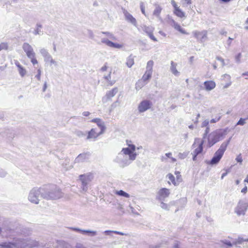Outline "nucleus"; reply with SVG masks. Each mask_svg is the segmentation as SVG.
Returning <instances> with one entry per match:
<instances>
[{
	"instance_id": "f257e3e1",
	"label": "nucleus",
	"mask_w": 248,
	"mask_h": 248,
	"mask_svg": "<svg viewBox=\"0 0 248 248\" xmlns=\"http://www.w3.org/2000/svg\"><path fill=\"white\" fill-rule=\"evenodd\" d=\"M136 146L134 144H129V147L122 149L114 159L120 167L124 168L130 165L132 161L136 158L138 154L135 152Z\"/></svg>"
},
{
	"instance_id": "f03ea898",
	"label": "nucleus",
	"mask_w": 248,
	"mask_h": 248,
	"mask_svg": "<svg viewBox=\"0 0 248 248\" xmlns=\"http://www.w3.org/2000/svg\"><path fill=\"white\" fill-rule=\"evenodd\" d=\"M43 193L42 198L47 200H57L62 197L61 190L55 185H49L42 187Z\"/></svg>"
},
{
	"instance_id": "7ed1b4c3",
	"label": "nucleus",
	"mask_w": 248,
	"mask_h": 248,
	"mask_svg": "<svg viewBox=\"0 0 248 248\" xmlns=\"http://www.w3.org/2000/svg\"><path fill=\"white\" fill-rule=\"evenodd\" d=\"M11 242L13 247L15 248H31L37 247L39 245V243L37 241L31 238H14L13 241Z\"/></svg>"
},
{
	"instance_id": "20e7f679",
	"label": "nucleus",
	"mask_w": 248,
	"mask_h": 248,
	"mask_svg": "<svg viewBox=\"0 0 248 248\" xmlns=\"http://www.w3.org/2000/svg\"><path fill=\"white\" fill-rule=\"evenodd\" d=\"M227 134V128L216 130L209 134L208 142L209 147H211L216 143L223 139Z\"/></svg>"
},
{
	"instance_id": "39448f33",
	"label": "nucleus",
	"mask_w": 248,
	"mask_h": 248,
	"mask_svg": "<svg viewBox=\"0 0 248 248\" xmlns=\"http://www.w3.org/2000/svg\"><path fill=\"white\" fill-rule=\"evenodd\" d=\"M231 138H230L227 142H223L219 148L216 152L212 159L207 162V164L214 165L217 164L222 158L227 147L230 142Z\"/></svg>"
},
{
	"instance_id": "423d86ee",
	"label": "nucleus",
	"mask_w": 248,
	"mask_h": 248,
	"mask_svg": "<svg viewBox=\"0 0 248 248\" xmlns=\"http://www.w3.org/2000/svg\"><path fill=\"white\" fill-rule=\"evenodd\" d=\"M43 189L42 187H34L29 192L28 196L29 201L32 203L37 204L39 203V197H42Z\"/></svg>"
},
{
	"instance_id": "0eeeda50",
	"label": "nucleus",
	"mask_w": 248,
	"mask_h": 248,
	"mask_svg": "<svg viewBox=\"0 0 248 248\" xmlns=\"http://www.w3.org/2000/svg\"><path fill=\"white\" fill-rule=\"evenodd\" d=\"M93 176L91 174H82L79 175V180L81 182V188L83 191H87L88 187V185L92 181Z\"/></svg>"
},
{
	"instance_id": "6e6552de",
	"label": "nucleus",
	"mask_w": 248,
	"mask_h": 248,
	"mask_svg": "<svg viewBox=\"0 0 248 248\" xmlns=\"http://www.w3.org/2000/svg\"><path fill=\"white\" fill-rule=\"evenodd\" d=\"M248 207V202L246 201L240 200L235 208L234 212L238 216L244 215Z\"/></svg>"
},
{
	"instance_id": "1a4fd4ad",
	"label": "nucleus",
	"mask_w": 248,
	"mask_h": 248,
	"mask_svg": "<svg viewBox=\"0 0 248 248\" xmlns=\"http://www.w3.org/2000/svg\"><path fill=\"white\" fill-rule=\"evenodd\" d=\"M152 106V102L147 99L142 100L138 105V110L140 113H143L149 110Z\"/></svg>"
},
{
	"instance_id": "9d476101",
	"label": "nucleus",
	"mask_w": 248,
	"mask_h": 248,
	"mask_svg": "<svg viewBox=\"0 0 248 248\" xmlns=\"http://www.w3.org/2000/svg\"><path fill=\"white\" fill-rule=\"evenodd\" d=\"M192 34L194 37L201 43L204 42L207 40V31L205 30L202 31H194L192 32Z\"/></svg>"
},
{
	"instance_id": "9b49d317",
	"label": "nucleus",
	"mask_w": 248,
	"mask_h": 248,
	"mask_svg": "<svg viewBox=\"0 0 248 248\" xmlns=\"http://www.w3.org/2000/svg\"><path fill=\"white\" fill-rule=\"evenodd\" d=\"M170 194V190L166 188H161L157 192V199L161 201L165 200Z\"/></svg>"
},
{
	"instance_id": "f8f14e48",
	"label": "nucleus",
	"mask_w": 248,
	"mask_h": 248,
	"mask_svg": "<svg viewBox=\"0 0 248 248\" xmlns=\"http://www.w3.org/2000/svg\"><path fill=\"white\" fill-rule=\"evenodd\" d=\"M22 48L26 53L28 58L32 56H35L32 47L28 43H24L22 45Z\"/></svg>"
},
{
	"instance_id": "ddd939ff",
	"label": "nucleus",
	"mask_w": 248,
	"mask_h": 248,
	"mask_svg": "<svg viewBox=\"0 0 248 248\" xmlns=\"http://www.w3.org/2000/svg\"><path fill=\"white\" fill-rule=\"evenodd\" d=\"M70 230L80 232L83 234H87L89 236H94L97 234V232L95 231L82 230L78 228L70 227Z\"/></svg>"
},
{
	"instance_id": "4468645a",
	"label": "nucleus",
	"mask_w": 248,
	"mask_h": 248,
	"mask_svg": "<svg viewBox=\"0 0 248 248\" xmlns=\"http://www.w3.org/2000/svg\"><path fill=\"white\" fill-rule=\"evenodd\" d=\"M141 28L143 31L149 36L151 39L155 42L157 41V39L153 34L154 31V28L153 27L143 25Z\"/></svg>"
},
{
	"instance_id": "2eb2a0df",
	"label": "nucleus",
	"mask_w": 248,
	"mask_h": 248,
	"mask_svg": "<svg viewBox=\"0 0 248 248\" xmlns=\"http://www.w3.org/2000/svg\"><path fill=\"white\" fill-rule=\"evenodd\" d=\"M101 42L103 44H106L109 47L115 48H121L123 47V45L117 43H113L109 41L108 38H103L101 39Z\"/></svg>"
},
{
	"instance_id": "dca6fc26",
	"label": "nucleus",
	"mask_w": 248,
	"mask_h": 248,
	"mask_svg": "<svg viewBox=\"0 0 248 248\" xmlns=\"http://www.w3.org/2000/svg\"><path fill=\"white\" fill-rule=\"evenodd\" d=\"M169 24L176 30L179 31L181 33L184 34H188V33H187L184 29L182 28L180 25L178 23L176 22L173 19H169Z\"/></svg>"
},
{
	"instance_id": "f3484780",
	"label": "nucleus",
	"mask_w": 248,
	"mask_h": 248,
	"mask_svg": "<svg viewBox=\"0 0 248 248\" xmlns=\"http://www.w3.org/2000/svg\"><path fill=\"white\" fill-rule=\"evenodd\" d=\"M102 134L103 133H100V132H97L96 128H92L88 132L87 140H95L97 138Z\"/></svg>"
},
{
	"instance_id": "a211bd4d",
	"label": "nucleus",
	"mask_w": 248,
	"mask_h": 248,
	"mask_svg": "<svg viewBox=\"0 0 248 248\" xmlns=\"http://www.w3.org/2000/svg\"><path fill=\"white\" fill-rule=\"evenodd\" d=\"M91 122L96 123L97 125L100 129V133H104L106 130L105 124L104 121H103L100 118H95L91 120Z\"/></svg>"
},
{
	"instance_id": "6ab92c4d",
	"label": "nucleus",
	"mask_w": 248,
	"mask_h": 248,
	"mask_svg": "<svg viewBox=\"0 0 248 248\" xmlns=\"http://www.w3.org/2000/svg\"><path fill=\"white\" fill-rule=\"evenodd\" d=\"M124 14L126 20L132 23L135 26L137 27V24L136 19L126 10L124 11Z\"/></svg>"
},
{
	"instance_id": "aec40b11",
	"label": "nucleus",
	"mask_w": 248,
	"mask_h": 248,
	"mask_svg": "<svg viewBox=\"0 0 248 248\" xmlns=\"http://www.w3.org/2000/svg\"><path fill=\"white\" fill-rule=\"evenodd\" d=\"M14 62L15 65L17 66L18 68V71L19 72V75L21 77H24L27 74V71L25 68H24L19 62L17 60H15Z\"/></svg>"
},
{
	"instance_id": "412c9836",
	"label": "nucleus",
	"mask_w": 248,
	"mask_h": 248,
	"mask_svg": "<svg viewBox=\"0 0 248 248\" xmlns=\"http://www.w3.org/2000/svg\"><path fill=\"white\" fill-rule=\"evenodd\" d=\"M40 53L41 55L43 57L44 61L46 62H48L49 60L52 58L51 55L49 53L47 49L45 48H42L40 49Z\"/></svg>"
},
{
	"instance_id": "4be33fe9",
	"label": "nucleus",
	"mask_w": 248,
	"mask_h": 248,
	"mask_svg": "<svg viewBox=\"0 0 248 248\" xmlns=\"http://www.w3.org/2000/svg\"><path fill=\"white\" fill-rule=\"evenodd\" d=\"M90 154L89 153H83L79 155L75 159L76 162H84L89 159Z\"/></svg>"
},
{
	"instance_id": "5701e85b",
	"label": "nucleus",
	"mask_w": 248,
	"mask_h": 248,
	"mask_svg": "<svg viewBox=\"0 0 248 248\" xmlns=\"http://www.w3.org/2000/svg\"><path fill=\"white\" fill-rule=\"evenodd\" d=\"M155 9L154 10L153 12V15L155 16L159 20L162 22L163 20L161 17L160 16V14L162 11V7L158 5V4H155Z\"/></svg>"
},
{
	"instance_id": "b1692460",
	"label": "nucleus",
	"mask_w": 248,
	"mask_h": 248,
	"mask_svg": "<svg viewBox=\"0 0 248 248\" xmlns=\"http://www.w3.org/2000/svg\"><path fill=\"white\" fill-rule=\"evenodd\" d=\"M205 89L207 91H210L216 87V83L212 80L206 81L203 83Z\"/></svg>"
},
{
	"instance_id": "393cba45",
	"label": "nucleus",
	"mask_w": 248,
	"mask_h": 248,
	"mask_svg": "<svg viewBox=\"0 0 248 248\" xmlns=\"http://www.w3.org/2000/svg\"><path fill=\"white\" fill-rule=\"evenodd\" d=\"M177 65V64L176 63L171 61L170 63V70L174 76H179L180 72L176 69Z\"/></svg>"
},
{
	"instance_id": "a878e982",
	"label": "nucleus",
	"mask_w": 248,
	"mask_h": 248,
	"mask_svg": "<svg viewBox=\"0 0 248 248\" xmlns=\"http://www.w3.org/2000/svg\"><path fill=\"white\" fill-rule=\"evenodd\" d=\"M118 91L117 88H114L108 92L106 93V97L108 99H110L111 97L115 96Z\"/></svg>"
},
{
	"instance_id": "bb28decb",
	"label": "nucleus",
	"mask_w": 248,
	"mask_h": 248,
	"mask_svg": "<svg viewBox=\"0 0 248 248\" xmlns=\"http://www.w3.org/2000/svg\"><path fill=\"white\" fill-rule=\"evenodd\" d=\"M204 140H202L200 143H199L198 147L195 149L194 152H193V154H196V155H198L200 153H201L203 150V144L204 143Z\"/></svg>"
},
{
	"instance_id": "cd10ccee",
	"label": "nucleus",
	"mask_w": 248,
	"mask_h": 248,
	"mask_svg": "<svg viewBox=\"0 0 248 248\" xmlns=\"http://www.w3.org/2000/svg\"><path fill=\"white\" fill-rule=\"evenodd\" d=\"M42 28V25L40 23H37L33 34L34 35H42L43 34V31H41Z\"/></svg>"
},
{
	"instance_id": "c85d7f7f",
	"label": "nucleus",
	"mask_w": 248,
	"mask_h": 248,
	"mask_svg": "<svg viewBox=\"0 0 248 248\" xmlns=\"http://www.w3.org/2000/svg\"><path fill=\"white\" fill-rule=\"evenodd\" d=\"M174 14L178 17L182 18L186 17L185 13L183 12L179 8L175 9L173 12Z\"/></svg>"
},
{
	"instance_id": "c756f323",
	"label": "nucleus",
	"mask_w": 248,
	"mask_h": 248,
	"mask_svg": "<svg viewBox=\"0 0 248 248\" xmlns=\"http://www.w3.org/2000/svg\"><path fill=\"white\" fill-rule=\"evenodd\" d=\"M152 74V73L146 71L140 80L147 83L146 81L151 78Z\"/></svg>"
},
{
	"instance_id": "7c9ffc66",
	"label": "nucleus",
	"mask_w": 248,
	"mask_h": 248,
	"mask_svg": "<svg viewBox=\"0 0 248 248\" xmlns=\"http://www.w3.org/2000/svg\"><path fill=\"white\" fill-rule=\"evenodd\" d=\"M134 64V58L131 56H129L126 60V65L128 67L130 68L132 66V65Z\"/></svg>"
},
{
	"instance_id": "2f4dec72",
	"label": "nucleus",
	"mask_w": 248,
	"mask_h": 248,
	"mask_svg": "<svg viewBox=\"0 0 248 248\" xmlns=\"http://www.w3.org/2000/svg\"><path fill=\"white\" fill-rule=\"evenodd\" d=\"M32 233V230L30 228H25L22 230L21 234L25 236H28L31 235Z\"/></svg>"
},
{
	"instance_id": "473e14b6",
	"label": "nucleus",
	"mask_w": 248,
	"mask_h": 248,
	"mask_svg": "<svg viewBox=\"0 0 248 248\" xmlns=\"http://www.w3.org/2000/svg\"><path fill=\"white\" fill-rule=\"evenodd\" d=\"M153 65H154V62L153 61L150 60V61H148L147 63L146 71L152 73Z\"/></svg>"
},
{
	"instance_id": "72a5a7b5",
	"label": "nucleus",
	"mask_w": 248,
	"mask_h": 248,
	"mask_svg": "<svg viewBox=\"0 0 248 248\" xmlns=\"http://www.w3.org/2000/svg\"><path fill=\"white\" fill-rule=\"evenodd\" d=\"M146 84V83L143 82V81L140 80L136 84V89L139 90L141 89Z\"/></svg>"
},
{
	"instance_id": "f704fd0d",
	"label": "nucleus",
	"mask_w": 248,
	"mask_h": 248,
	"mask_svg": "<svg viewBox=\"0 0 248 248\" xmlns=\"http://www.w3.org/2000/svg\"><path fill=\"white\" fill-rule=\"evenodd\" d=\"M111 72H109V74L107 76H105L104 77V78L107 80L108 83L110 85H112L115 83V80H111Z\"/></svg>"
},
{
	"instance_id": "c9c22d12",
	"label": "nucleus",
	"mask_w": 248,
	"mask_h": 248,
	"mask_svg": "<svg viewBox=\"0 0 248 248\" xmlns=\"http://www.w3.org/2000/svg\"><path fill=\"white\" fill-rule=\"evenodd\" d=\"M101 33L102 34H105L109 39L112 40H116V37L111 32H105L102 31Z\"/></svg>"
},
{
	"instance_id": "e433bc0d",
	"label": "nucleus",
	"mask_w": 248,
	"mask_h": 248,
	"mask_svg": "<svg viewBox=\"0 0 248 248\" xmlns=\"http://www.w3.org/2000/svg\"><path fill=\"white\" fill-rule=\"evenodd\" d=\"M0 248H14L11 242H4L0 244Z\"/></svg>"
},
{
	"instance_id": "4c0bfd02",
	"label": "nucleus",
	"mask_w": 248,
	"mask_h": 248,
	"mask_svg": "<svg viewBox=\"0 0 248 248\" xmlns=\"http://www.w3.org/2000/svg\"><path fill=\"white\" fill-rule=\"evenodd\" d=\"M167 177H168L169 179L172 182V183L175 185H178V183H177V182L175 180L174 176L171 173H169L167 175Z\"/></svg>"
},
{
	"instance_id": "58836bf2",
	"label": "nucleus",
	"mask_w": 248,
	"mask_h": 248,
	"mask_svg": "<svg viewBox=\"0 0 248 248\" xmlns=\"http://www.w3.org/2000/svg\"><path fill=\"white\" fill-rule=\"evenodd\" d=\"M116 193L119 196H123L126 198H129L130 197L129 194L122 190L116 191Z\"/></svg>"
},
{
	"instance_id": "ea45409f",
	"label": "nucleus",
	"mask_w": 248,
	"mask_h": 248,
	"mask_svg": "<svg viewBox=\"0 0 248 248\" xmlns=\"http://www.w3.org/2000/svg\"><path fill=\"white\" fill-rule=\"evenodd\" d=\"M220 242L224 245H226L228 247H232V245L233 244V243H232L231 241H230L227 239H224V240H221L220 241Z\"/></svg>"
},
{
	"instance_id": "a19ab883",
	"label": "nucleus",
	"mask_w": 248,
	"mask_h": 248,
	"mask_svg": "<svg viewBox=\"0 0 248 248\" xmlns=\"http://www.w3.org/2000/svg\"><path fill=\"white\" fill-rule=\"evenodd\" d=\"M60 245L62 248H72L69 244L64 241L60 242Z\"/></svg>"
},
{
	"instance_id": "79ce46f5",
	"label": "nucleus",
	"mask_w": 248,
	"mask_h": 248,
	"mask_svg": "<svg viewBox=\"0 0 248 248\" xmlns=\"http://www.w3.org/2000/svg\"><path fill=\"white\" fill-rule=\"evenodd\" d=\"M246 239L243 238L238 237V239L233 243V245L241 244L243 242H246Z\"/></svg>"
},
{
	"instance_id": "37998d69",
	"label": "nucleus",
	"mask_w": 248,
	"mask_h": 248,
	"mask_svg": "<svg viewBox=\"0 0 248 248\" xmlns=\"http://www.w3.org/2000/svg\"><path fill=\"white\" fill-rule=\"evenodd\" d=\"M221 79L223 80L231 81V76L228 74H224L221 77Z\"/></svg>"
},
{
	"instance_id": "c03bdc74",
	"label": "nucleus",
	"mask_w": 248,
	"mask_h": 248,
	"mask_svg": "<svg viewBox=\"0 0 248 248\" xmlns=\"http://www.w3.org/2000/svg\"><path fill=\"white\" fill-rule=\"evenodd\" d=\"M160 207L164 210H169V206L167 203L163 202V201H162L161 202Z\"/></svg>"
},
{
	"instance_id": "a18cd8bd",
	"label": "nucleus",
	"mask_w": 248,
	"mask_h": 248,
	"mask_svg": "<svg viewBox=\"0 0 248 248\" xmlns=\"http://www.w3.org/2000/svg\"><path fill=\"white\" fill-rule=\"evenodd\" d=\"M8 49V45L6 43H1L0 44V51L3 49L6 50Z\"/></svg>"
},
{
	"instance_id": "49530a36",
	"label": "nucleus",
	"mask_w": 248,
	"mask_h": 248,
	"mask_svg": "<svg viewBox=\"0 0 248 248\" xmlns=\"http://www.w3.org/2000/svg\"><path fill=\"white\" fill-rule=\"evenodd\" d=\"M28 58H29L31 60V62H32V63L33 65H35V64L38 63V61L35 58V56H31V57H29Z\"/></svg>"
},
{
	"instance_id": "de8ad7c7",
	"label": "nucleus",
	"mask_w": 248,
	"mask_h": 248,
	"mask_svg": "<svg viewBox=\"0 0 248 248\" xmlns=\"http://www.w3.org/2000/svg\"><path fill=\"white\" fill-rule=\"evenodd\" d=\"M245 120V119L241 118L240 120L238 121V122L237 123L236 125H244L246 123Z\"/></svg>"
},
{
	"instance_id": "09e8293b",
	"label": "nucleus",
	"mask_w": 248,
	"mask_h": 248,
	"mask_svg": "<svg viewBox=\"0 0 248 248\" xmlns=\"http://www.w3.org/2000/svg\"><path fill=\"white\" fill-rule=\"evenodd\" d=\"M221 117V116L220 115H219L218 116L216 117L215 118L212 119L210 121V123H217L220 120Z\"/></svg>"
},
{
	"instance_id": "8fccbe9b",
	"label": "nucleus",
	"mask_w": 248,
	"mask_h": 248,
	"mask_svg": "<svg viewBox=\"0 0 248 248\" xmlns=\"http://www.w3.org/2000/svg\"><path fill=\"white\" fill-rule=\"evenodd\" d=\"M208 124H209V121L208 120L206 119L205 120H204L202 124V125L201 126L202 127H209L208 126Z\"/></svg>"
},
{
	"instance_id": "3c124183",
	"label": "nucleus",
	"mask_w": 248,
	"mask_h": 248,
	"mask_svg": "<svg viewBox=\"0 0 248 248\" xmlns=\"http://www.w3.org/2000/svg\"><path fill=\"white\" fill-rule=\"evenodd\" d=\"M209 131H210L209 127H207L204 131V133L203 134V139L202 140H204V139H205L206 137L207 136V134L209 132Z\"/></svg>"
},
{
	"instance_id": "603ef678",
	"label": "nucleus",
	"mask_w": 248,
	"mask_h": 248,
	"mask_svg": "<svg viewBox=\"0 0 248 248\" xmlns=\"http://www.w3.org/2000/svg\"><path fill=\"white\" fill-rule=\"evenodd\" d=\"M140 9H141V11L142 13L143 14H144L145 16H146L145 12V7L143 5V3L142 2H140Z\"/></svg>"
},
{
	"instance_id": "864d4df0",
	"label": "nucleus",
	"mask_w": 248,
	"mask_h": 248,
	"mask_svg": "<svg viewBox=\"0 0 248 248\" xmlns=\"http://www.w3.org/2000/svg\"><path fill=\"white\" fill-rule=\"evenodd\" d=\"M7 175V172L3 169H0V177H4Z\"/></svg>"
},
{
	"instance_id": "5fc2aeb1",
	"label": "nucleus",
	"mask_w": 248,
	"mask_h": 248,
	"mask_svg": "<svg viewBox=\"0 0 248 248\" xmlns=\"http://www.w3.org/2000/svg\"><path fill=\"white\" fill-rule=\"evenodd\" d=\"M176 179H177L176 182L178 185L179 184V183L182 181L181 175L180 174V172H178V175L176 176Z\"/></svg>"
},
{
	"instance_id": "6e6d98bb",
	"label": "nucleus",
	"mask_w": 248,
	"mask_h": 248,
	"mask_svg": "<svg viewBox=\"0 0 248 248\" xmlns=\"http://www.w3.org/2000/svg\"><path fill=\"white\" fill-rule=\"evenodd\" d=\"M37 73V74L35 76V78H36L38 80H40L41 75V70L40 69H38Z\"/></svg>"
},
{
	"instance_id": "4d7b16f0",
	"label": "nucleus",
	"mask_w": 248,
	"mask_h": 248,
	"mask_svg": "<svg viewBox=\"0 0 248 248\" xmlns=\"http://www.w3.org/2000/svg\"><path fill=\"white\" fill-rule=\"evenodd\" d=\"M48 62H50L51 65L53 64L55 66H57L58 65L57 62L55 61L54 60H53L52 57L51 58L50 60H49Z\"/></svg>"
},
{
	"instance_id": "13d9d810",
	"label": "nucleus",
	"mask_w": 248,
	"mask_h": 248,
	"mask_svg": "<svg viewBox=\"0 0 248 248\" xmlns=\"http://www.w3.org/2000/svg\"><path fill=\"white\" fill-rule=\"evenodd\" d=\"M236 160L237 162L241 163L243 161V159L241 156V154H240L236 158Z\"/></svg>"
},
{
	"instance_id": "bf43d9fd",
	"label": "nucleus",
	"mask_w": 248,
	"mask_h": 248,
	"mask_svg": "<svg viewBox=\"0 0 248 248\" xmlns=\"http://www.w3.org/2000/svg\"><path fill=\"white\" fill-rule=\"evenodd\" d=\"M88 34L91 39H93L94 37V34L92 31L90 30H88Z\"/></svg>"
},
{
	"instance_id": "052dcab7",
	"label": "nucleus",
	"mask_w": 248,
	"mask_h": 248,
	"mask_svg": "<svg viewBox=\"0 0 248 248\" xmlns=\"http://www.w3.org/2000/svg\"><path fill=\"white\" fill-rule=\"evenodd\" d=\"M216 59L218 61H220L222 63V66H224L225 65V62H224V60L223 58H222L221 57H219V56H217L216 57Z\"/></svg>"
},
{
	"instance_id": "680f3d73",
	"label": "nucleus",
	"mask_w": 248,
	"mask_h": 248,
	"mask_svg": "<svg viewBox=\"0 0 248 248\" xmlns=\"http://www.w3.org/2000/svg\"><path fill=\"white\" fill-rule=\"evenodd\" d=\"M241 57V54L240 53L237 54V55L235 57V61L236 62L240 63V58Z\"/></svg>"
},
{
	"instance_id": "e2e57ef3",
	"label": "nucleus",
	"mask_w": 248,
	"mask_h": 248,
	"mask_svg": "<svg viewBox=\"0 0 248 248\" xmlns=\"http://www.w3.org/2000/svg\"><path fill=\"white\" fill-rule=\"evenodd\" d=\"M171 4L173 6L174 10L179 8V7H177L176 3L174 0H171Z\"/></svg>"
},
{
	"instance_id": "0e129e2a",
	"label": "nucleus",
	"mask_w": 248,
	"mask_h": 248,
	"mask_svg": "<svg viewBox=\"0 0 248 248\" xmlns=\"http://www.w3.org/2000/svg\"><path fill=\"white\" fill-rule=\"evenodd\" d=\"M113 232L115 233V234H119V235H127V234H125V233H124L122 232H118V231H113Z\"/></svg>"
},
{
	"instance_id": "69168bd1",
	"label": "nucleus",
	"mask_w": 248,
	"mask_h": 248,
	"mask_svg": "<svg viewBox=\"0 0 248 248\" xmlns=\"http://www.w3.org/2000/svg\"><path fill=\"white\" fill-rule=\"evenodd\" d=\"M232 84V82L231 81H229L228 83H227L225 84V85L224 86V88H228Z\"/></svg>"
},
{
	"instance_id": "338daca9",
	"label": "nucleus",
	"mask_w": 248,
	"mask_h": 248,
	"mask_svg": "<svg viewBox=\"0 0 248 248\" xmlns=\"http://www.w3.org/2000/svg\"><path fill=\"white\" fill-rule=\"evenodd\" d=\"M90 114V112H89V111H84L83 113H82V115L84 116H89Z\"/></svg>"
},
{
	"instance_id": "774afa93",
	"label": "nucleus",
	"mask_w": 248,
	"mask_h": 248,
	"mask_svg": "<svg viewBox=\"0 0 248 248\" xmlns=\"http://www.w3.org/2000/svg\"><path fill=\"white\" fill-rule=\"evenodd\" d=\"M76 248H86L81 244H77L76 246Z\"/></svg>"
}]
</instances>
